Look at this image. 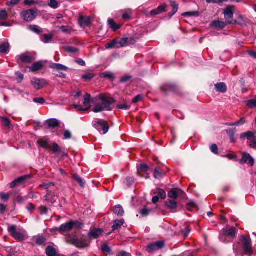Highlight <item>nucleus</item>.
Segmentation results:
<instances>
[{"label":"nucleus","instance_id":"e433bc0d","mask_svg":"<svg viewBox=\"0 0 256 256\" xmlns=\"http://www.w3.org/2000/svg\"><path fill=\"white\" fill-rule=\"evenodd\" d=\"M28 28L32 32L38 34H39L42 32V29L40 27L36 25H30L28 27Z\"/></svg>","mask_w":256,"mask_h":256},{"label":"nucleus","instance_id":"79ce46f5","mask_svg":"<svg viewBox=\"0 0 256 256\" xmlns=\"http://www.w3.org/2000/svg\"><path fill=\"white\" fill-rule=\"evenodd\" d=\"M178 192L176 190H170L168 194V196L170 198H172L174 199H176L178 196Z\"/></svg>","mask_w":256,"mask_h":256},{"label":"nucleus","instance_id":"cd10ccee","mask_svg":"<svg viewBox=\"0 0 256 256\" xmlns=\"http://www.w3.org/2000/svg\"><path fill=\"white\" fill-rule=\"evenodd\" d=\"M166 204L170 209H174L177 207V202L175 200H168L166 202Z\"/></svg>","mask_w":256,"mask_h":256},{"label":"nucleus","instance_id":"13d9d810","mask_svg":"<svg viewBox=\"0 0 256 256\" xmlns=\"http://www.w3.org/2000/svg\"><path fill=\"white\" fill-rule=\"evenodd\" d=\"M124 182L128 186H130L134 182V179L132 178H128Z\"/></svg>","mask_w":256,"mask_h":256},{"label":"nucleus","instance_id":"338daca9","mask_svg":"<svg viewBox=\"0 0 256 256\" xmlns=\"http://www.w3.org/2000/svg\"><path fill=\"white\" fill-rule=\"evenodd\" d=\"M0 196L4 201L8 200V198H9V195L8 194H6L3 193V192H1L0 194Z\"/></svg>","mask_w":256,"mask_h":256},{"label":"nucleus","instance_id":"c85d7f7f","mask_svg":"<svg viewBox=\"0 0 256 256\" xmlns=\"http://www.w3.org/2000/svg\"><path fill=\"white\" fill-rule=\"evenodd\" d=\"M100 76L102 78H108L110 80H113L114 78V74L108 72L100 74Z\"/></svg>","mask_w":256,"mask_h":256},{"label":"nucleus","instance_id":"a18cd8bd","mask_svg":"<svg viewBox=\"0 0 256 256\" xmlns=\"http://www.w3.org/2000/svg\"><path fill=\"white\" fill-rule=\"evenodd\" d=\"M170 6L172 7V14L170 15V17L175 14L178 10V4H176L174 2L170 1Z\"/></svg>","mask_w":256,"mask_h":256},{"label":"nucleus","instance_id":"39448f33","mask_svg":"<svg viewBox=\"0 0 256 256\" xmlns=\"http://www.w3.org/2000/svg\"><path fill=\"white\" fill-rule=\"evenodd\" d=\"M235 11V7L234 6H228L224 11V18L229 24H236V20H233L234 13Z\"/></svg>","mask_w":256,"mask_h":256},{"label":"nucleus","instance_id":"9b49d317","mask_svg":"<svg viewBox=\"0 0 256 256\" xmlns=\"http://www.w3.org/2000/svg\"><path fill=\"white\" fill-rule=\"evenodd\" d=\"M164 241H158L148 245L147 248V250L149 252L158 250L162 248L164 246Z\"/></svg>","mask_w":256,"mask_h":256},{"label":"nucleus","instance_id":"4468645a","mask_svg":"<svg viewBox=\"0 0 256 256\" xmlns=\"http://www.w3.org/2000/svg\"><path fill=\"white\" fill-rule=\"evenodd\" d=\"M44 200L50 202L51 204L54 203L56 200L54 193L52 192H48L44 197Z\"/></svg>","mask_w":256,"mask_h":256},{"label":"nucleus","instance_id":"c9c22d12","mask_svg":"<svg viewBox=\"0 0 256 256\" xmlns=\"http://www.w3.org/2000/svg\"><path fill=\"white\" fill-rule=\"evenodd\" d=\"M148 170V166L146 164H141L138 166V173L141 172H146Z\"/></svg>","mask_w":256,"mask_h":256},{"label":"nucleus","instance_id":"c03bdc74","mask_svg":"<svg viewBox=\"0 0 256 256\" xmlns=\"http://www.w3.org/2000/svg\"><path fill=\"white\" fill-rule=\"evenodd\" d=\"M184 16H198L199 12H186L182 14Z\"/></svg>","mask_w":256,"mask_h":256},{"label":"nucleus","instance_id":"ddd939ff","mask_svg":"<svg viewBox=\"0 0 256 256\" xmlns=\"http://www.w3.org/2000/svg\"><path fill=\"white\" fill-rule=\"evenodd\" d=\"M248 162V164L251 166H253L254 164V159L250 156L249 154L244 153L242 155V158L240 160L241 164H244Z\"/></svg>","mask_w":256,"mask_h":256},{"label":"nucleus","instance_id":"603ef678","mask_svg":"<svg viewBox=\"0 0 256 256\" xmlns=\"http://www.w3.org/2000/svg\"><path fill=\"white\" fill-rule=\"evenodd\" d=\"M38 211L41 214H46L48 212V208L44 206H40L38 208Z\"/></svg>","mask_w":256,"mask_h":256},{"label":"nucleus","instance_id":"4c0bfd02","mask_svg":"<svg viewBox=\"0 0 256 256\" xmlns=\"http://www.w3.org/2000/svg\"><path fill=\"white\" fill-rule=\"evenodd\" d=\"M94 76V73L87 72L82 76V78L85 81H88L92 78Z\"/></svg>","mask_w":256,"mask_h":256},{"label":"nucleus","instance_id":"37998d69","mask_svg":"<svg viewBox=\"0 0 256 256\" xmlns=\"http://www.w3.org/2000/svg\"><path fill=\"white\" fill-rule=\"evenodd\" d=\"M234 250L236 256L240 254L241 252L240 242H238L234 245Z\"/></svg>","mask_w":256,"mask_h":256},{"label":"nucleus","instance_id":"774afa93","mask_svg":"<svg viewBox=\"0 0 256 256\" xmlns=\"http://www.w3.org/2000/svg\"><path fill=\"white\" fill-rule=\"evenodd\" d=\"M116 256H132L130 253L124 251H121L118 253Z\"/></svg>","mask_w":256,"mask_h":256},{"label":"nucleus","instance_id":"e2e57ef3","mask_svg":"<svg viewBox=\"0 0 256 256\" xmlns=\"http://www.w3.org/2000/svg\"><path fill=\"white\" fill-rule=\"evenodd\" d=\"M131 14L132 13L130 10H129L128 12H126L122 15V18L124 20H128L130 18Z\"/></svg>","mask_w":256,"mask_h":256},{"label":"nucleus","instance_id":"bf43d9fd","mask_svg":"<svg viewBox=\"0 0 256 256\" xmlns=\"http://www.w3.org/2000/svg\"><path fill=\"white\" fill-rule=\"evenodd\" d=\"M64 139H70L72 138V134L70 131L66 130L64 134Z\"/></svg>","mask_w":256,"mask_h":256},{"label":"nucleus","instance_id":"6ab92c4d","mask_svg":"<svg viewBox=\"0 0 256 256\" xmlns=\"http://www.w3.org/2000/svg\"><path fill=\"white\" fill-rule=\"evenodd\" d=\"M43 66L40 62H38L33 64L32 66H30L28 68L30 69V72H35L41 70Z\"/></svg>","mask_w":256,"mask_h":256},{"label":"nucleus","instance_id":"c756f323","mask_svg":"<svg viewBox=\"0 0 256 256\" xmlns=\"http://www.w3.org/2000/svg\"><path fill=\"white\" fill-rule=\"evenodd\" d=\"M154 194H158L157 196H159V198L162 199H164L166 198V193L162 189L157 188L155 191L154 192Z\"/></svg>","mask_w":256,"mask_h":256},{"label":"nucleus","instance_id":"09e8293b","mask_svg":"<svg viewBox=\"0 0 256 256\" xmlns=\"http://www.w3.org/2000/svg\"><path fill=\"white\" fill-rule=\"evenodd\" d=\"M54 186V183L51 182L49 183H43L42 184H40V186L42 188L48 190L50 187Z\"/></svg>","mask_w":256,"mask_h":256},{"label":"nucleus","instance_id":"a211bd4d","mask_svg":"<svg viewBox=\"0 0 256 256\" xmlns=\"http://www.w3.org/2000/svg\"><path fill=\"white\" fill-rule=\"evenodd\" d=\"M256 134V132H252L248 131L246 132L243 133L240 135V138L244 139L246 138L249 140L252 141V140L255 138L254 134Z\"/></svg>","mask_w":256,"mask_h":256},{"label":"nucleus","instance_id":"69168bd1","mask_svg":"<svg viewBox=\"0 0 256 256\" xmlns=\"http://www.w3.org/2000/svg\"><path fill=\"white\" fill-rule=\"evenodd\" d=\"M16 74L18 78V82H21L22 80L24 78V75L22 73L20 72H16Z\"/></svg>","mask_w":256,"mask_h":256},{"label":"nucleus","instance_id":"a878e982","mask_svg":"<svg viewBox=\"0 0 256 256\" xmlns=\"http://www.w3.org/2000/svg\"><path fill=\"white\" fill-rule=\"evenodd\" d=\"M119 48L126 46H128V38H118Z\"/></svg>","mask_w":256,"mask_h":256},{"label":"nucleus","instance_id":"5701e85b","mask_svg":"<svg viewBox=\"0 0 256 256\" xmlns=\"http://www.w3.org/2000/svg\"><path fill=\"white\" fill-rule=\"evenodd\" d=\"M100 249L104 253L106 252L109 254L111 253V248L110 247L107 242L102 243L100 245Z\"/></svg>","mask_w":256,"mask_h":256},{"label":"nucleus","instance_id":"0eeeda50","mask_svg":"<svg viewBox=\"0 0 256 256\" xmlns=\"http://www.w3.org/2000/svg\"><path fill=\"white\" fill-rule=\"evenodd\" d=\"M240 242L242 244L244 254H251L252 253V248L250 240L242 235L240 236Z\"/></svg>","mask_w":256,"mask_h":256},{"label":"nucleus","instance_id":"473e14b6","mask_svg":"<svg viewBox=\"0 0 256 256\" xmlns=\"http://www.w3.org/2000/svg\"><path fill=\"white\" fill-rule=\"evenodd\" d=\"M224 234L226 236H230L234 238L236 236V232L234 228H229L224 230Z\"/></svg>","mask_w":256,"mask_h":256},{"label":"nucleus","instance_id":"2eb2a0df","mask_svg":"<svg viewBox=\"0 0 256 256\" xmlns=\"http://www.w3.org/2000/svg\"><path fill=\"white\" fill-rule=\"evenodd\" d=\"M37 143L41 147L44 148H48L50 147L48 139L45 138L39 139L38 140Z\"/></svg>","mask_w":256,"mask_h":256},{"label":"nucleus","instance_id":"6e6d98bb","mask_svg":"<svg viewBox=\"0 0 256 256\" xmlns=\"http://www.w3.org/2000/svg\"><path fill=\"white\" fill-rule=\"evenodd\" d=\"M210 149L213 153H214L215 154H218V147L216 146V144H212V146H210Z\"/></svg>","mask_w":256,"mask_h":256},{"label":"nucleus","instance_id":"7ed1b4c3","mask_svg":"<svg viewBox=\"0 0 256 256\" xmlns=\"http://www.w3.org/2000/svg\"><path fill=\"white\" fill-rule=\"evenodd\" d=\"M83 226V224L78 221H70L69 222L63 224L60 226V232L61 233L70 232L72 229L78 230L82 228Z\"/></svg>","mask_w":256,"mask_h":256},{"label":"nucleus","instance_id":"7c9ffc66","mask_svg":"<svg viewBox=\"0 0 256 256\" xmlns=\"http://www.w3.org/2000/svg\"><path fill=\"white\" fill-rule=\"evenodd\" d=\"M10 44L8 42H4L0 46V52L6 53L9 51Z\"/></svg>","mask_w":256,"mask_h":256},{"label":"nucleus","instance_id":"ea45409f","mask_svg":"<svg viewBox=\"0 0 256 256\" xmlns=\"http://www.w3.org/2000/svg\"><path fill=\"white\" fill-rule=\"evenodd\" d=\"M52 34H44V36H42V41L43 42H44L45 44H47V43L49 42L52 40Z\"/></svg>","mask_w":256,"mask_h":256},{"label":"nucleus","instance_id":"4d7b16f0","mask_svg":"<svg viewBox=\"0 0 256 256\" xmlns=\"http://www.w3.org/2000/svg\"><path fill=\"white\" fill-rule=\"evenodd\" d=\"M28 177H29L28 175L24 176H21L16 179V180L18 182V183L20 184L24 182Z\"/></svg>","mask_w":256,"mask_h":256},{"label":"nucleus","instance_id":"f3484780","mask_svg":"<svg viewBox=\"0 0 256 256\" xmlns=\"http://www.w3.org/2000/svg\"><path fill=\"white\" fill-rule=\"evenodd\" d=\"M50 67L52 69L56 70H63L66 71L68 70V68L66 66L62 65L60 64L56 63H52V64Z\"/></svg>","mask_w":256,"mask_h":256},{"label":"nucleus","instance_id":"864d4df0","mask_svg":"<svg viewBox=\"0 0 256 256\" xmlns=\"http://www.w3.org/2000/svg\"><path fill=\"white\" fill-rule=\"evenodd\" d=\"M33 101L36 103H38L40 104H44L46 102L45 100L42 98H34Z\"/></svg>","mask_w":256,"mask_h":256},{"label":"nucleus","instance_id":"20e7f679","mask_svg":"<svg viewBox=\"0 0 256 256\" xmlns=\"http://www.w3.org/2000/svg\"><path fill=\"white\" fill-rule=\"evenodd\" d=\"M37 16L36 9H30L23 11L20 14L22 19L26 22H31L34 20Z\"/></svg>","mask_w":256,"mask_h":256},{"label":"nucleus","instance_id":"bb28decb","mask_svg":"<svg viewBox=\"0 0 256 256\" xmlns=\"http://www.w3.org/2000/svg\"><path fill=\"white\" fill-rule=\"evenodd\" d=\"M108 24L110 28H112L114 31L117 30L120 28V26L117 24L112 19H109L108 20Z\"/></svg>","mask_w":256,"mask_h":256},{"label":"nucleus","instance_id":"680f3d73","mask_svg":"<svg viewBox=\"0 0 256 256\" xmlns=\"http://www.w3.org/2000/svg\"><path fill=\"white\" fill-rule=\"evenodd\" d=\"M142 95H138L137 96H136V97H134L133 100H132V102L134 103H136L138 102H140V100H141L142 99Z\"/></svg>","mask_w":256,"mask_h":256},{"label":"nucleus","instance_id":"49530a36","mask_svg":"<svg viewBox=\"0 0 256 256\" xmlns=\"http://www.w3.org/2000/svg\"><path fill=\"white\" fill-rule=\"evenodd\" d=\"M1 120L2 122V124L4 126L10 128V119L5 117H1Z\"/></svg>","mask_w":256,"mask_h":256},{"label":"nucleus","instance_id":"3c124183","mask_svg":"<svg viewBox=\"0 0 256 256\" xmlns=\"http://www.w3.org/2000/svg\"><path fill=\"white\" fill-rule=\"evenodd\" d=\"M52 151L54 154L60 152V148L57 144H53Z\"/></svg>","mask_w":256,"mask_h":256},{"label":"nucleus","instance_id":"f704fd0d","mask_svg":"<svg viewBox=\"0 0 256 256\" xmlns=\"http://www.w3.org/2000/svg\"><path fill=\"white\" fill-rule=\"evenodd\" d=\"M162 169L160 167L156 168L154 170V177L156 179H159L162 178Z\"/></svg>","mask_w":256,"mask_h":256},{"label":"nucleus","instance_id":"5fc2aeb1","mask_svg":"<svg viewBox=\"0 0 256 256\" xmlns=\"http://www.w3.org/2000/svg\"><path fill=\"white\" fill-rule=\"evenodd\" d=\"M66 50L67 52L71 53L76 52L78 50L76 48L70 46H66Z\"/></svg>","mask_w":256,"mask_h":256},{"label":"nucleus","instance_id":"6e6552de","mask_svg":"<svg viewBox=\"0 0 256 256\" xmlns=\"http://www.w3.org/2000/svg\"><path fill=\"white\" fill-rule=\"evenodd\" d=\"M110 128L108 122L106 120L97 119V130L101 134H106Z\"/></svg>","mask_w":256,"mask_h":256},{"label":"nucleus","instance_id":"412c9836","mask_svg":"<svg viewBox=\"0 0 256 256\" xmlns=\"http://www.w3.org/2000/svg\"><path fill=\"white\" fill-rule=\"evenodd\" d=\"M118 38L114 39L113 40H111L110 42L106 44V48L107 49H112L114 48H118L119 47H118Z\"/></svg>","mask_w":256,"mask_h":256},{"label":"nucleus","instance_id":"b1692460","mask_svg":"<svg viewBox=\"0 0 256 256\" xmlns=\"http://www.w3.org/2000/svg\"><path fill=\"white\" fill-rule=\"evenodd\" d=\"M49 128H54L59 124V121L55 118L50 119L46 121Z\"/></svg>","mask_w":256,"mask_h":256},{"label":"nucleus","instance_id":"4be33fe9","mask_svg":"<svg viewBox=\"0 0 256 256\" xmlns=\"http://www.w3.org/2000/svg\"><path fill=\"white\" fill-rule=\"evenodd\" d=\"M124 220L122 218L120 220H116L114 222V225L112 226L113 230L119 229L124 224Z\"/></svg>","mask_w":256,"mask_h":256},{"label":"nucleus","instance_id":"58836bf2","mask_svg":"<svg viewBox=\"0 0 256 256\" xmlns=\"http://www.w3.org/2000/svg\"><path fill=\"white\" fill-rule=\"evenodd\" d=\"M48 6L52 8L56 9L60 6V4L56 0H50Z\"/></svg>","mask_w":256,"mask_h":256},{"label":"nucleus","instance_id":"1a4fd4ad","mask_svg":"<svg viewBox=\"0 0 256 256\" xmlns=\"http://www.w3.org/2000/svg\"><path fill=\"white\" fill-rule=\"evenodd\" d=\"M16 58L20 64L22 63H30L34 60V57L30 53L22 54L20 56H17Z\"/></svg>","mask_w":256,"mask_h":256},{"label":"nucleus","instance_id":"f03ea898","mask_svg":"<svg viewBox=\"0 0 256 256\" xmlns=\"http://www.w3.org/2000/svg\"><path fill=\"white\" fill-rule=\"evenodd\" d=\"M66 242L77 248H84L88 245V242L83 238H78L74 234L68 235L66 238Z\"/></svg>","mask_w":256,"mask_h":256},{"label":"nucleus","instance_id":"423d86ee","mask_svg":"<svg viewBox=\"0 0 256 256\" xmlns=\"http://www.w3.org/2000/svg\"><path fill=\"white\" fill-rule=\"evenodd\" d=\"M84 106H82L78 104H74V108L80 111H86L88 110L90 107L91 99L90 95L86 94L84 96Z\"/></svg>","mask_w":256,"mask_h":256},{"label":"nucleus","instance_id":"72a5a7b5","mask_svg":"<svg viewBox=\"0 0 256 256\" xmlns=\"http://www.w3.org/2000/svg\"><path fill=\"white\" fill-rule=\"evenodd\" d=\"M46 254L48 256H55L56 255V249L51 246H48L46 249Z\"/></svg>","mask_w":256,"mask_h":256},{"label":"nucleus","instance_id":"f8f14e48","mask_svg":"<svg viewBox=\"0 0 256 256\" xmlns=\"http://www.w3.org/2000/svg\"><path fill=\"white\" fill-rule=\"evenodd\" d=\"M8 231L11 233L12 237L18 240L21 241L24 240V236L22 233L18 232L15 226H12L8 228Z\"/></svg>","mask_w":256,"mask_h":256},{"label":"nucleus","instance_id":"f257e3e1","mask_svg":"<svg viewBox=\"0 0 256 256\" xmlns=\"http://www.w3.org/2000/svg\"><path fill=\"white\" fill-rule=\"evenodd\" d=\"M99 100L100 102L97 104V112L104 110L112 111V110L111 105L115 102L113 98L106 97L104 94H100Z\"/></svg>","mask_w":256,"mask_h":256},{"label":"nucleus","instance_id":"052dcab7","mask_svg":"<svg viewBox=\"0 0 256 256\" xmlns=\"http://www.w3.org/2000/svg\"><path fill=\"white\" fill-rule=\"evenodd\" d=\"M236 128L230 129L226 130V133L229 136H234L236 132Z\"/></svg>","mask_w":256,"mask_h":256},{"label":"nucleus","instance_id":"2f4dec72","mask_svg":"<svg viewBox=\"0 0 256 256\" xmlns=\"http://www.w3.org/2000/svg\"><path fill=\"white\" fill-rule=\"evenodd\" d=\"M72 178L75 180H76L82 187L84 186L85 184V182L78 174H73Z\"/></svg>","mask_w":256,"mask_h":256},{"label":"nucleus","instance_id":"393cba45","mask_svg":"<svg viewBox=\"0 0 256 256\" xmlns=\"http://www.w3.org/2000/svg\"><path fill=\"white\" fill-rule=\"evenodd\" d=\"M212 26L216 28H223L226 26V24L224 22L214 20L212 24Z\"/></svg>","mask_w":256,"mask_h":256},{"label":"nucleus","instance_id":"aec40b11","mask_svg":"<svg viewBox=\"0 0 256 256\" xmlns=\"http://www.w3.org/2000/svg\"><path fill=\"white\" fill-rule=\"evenodd\" d=\"M114 213L118 216L124 215V211L123 208L120 204L116 206L114 208Z\"/></svg>","mask_w":256,"mask_h":256},{"label":"nucleus","instance_id":"a19ab883","mask_svg":"<svg viewBox=\"0 0 256 256\" xmlns=\"http://www.w3.org/2000/svg\"><path fill=\"white\" fill-rule=\"evenodd\" d=\"M246 105L250 108H256V99H252L246 102Z\"/></svg>","mask_w":256,"mask_h":256},{"label":"nucleus","instance_id":"9d476101","mask_svg":"<svg viewBox=\"0 0 256 256\" xmlns=\"http://www.w3.org/2000/svg\"><path fill=\"white\" fill-rule=\"evenodd\" d=\"M31 84L34 88L40 90L46 84V82L44 79H39L34 78L32 80Z\"/></svg>","mask_w":256,"mask_h":256},{"label":"nucleus","instance_id":"0e129e2a","mask_svg":"<svg viewBox=\"0 0 256 256\" xmlns=\"http://www.w3.org/2000/svg\"><path fill=\"white\" fill-rule=\"evenodd\" d=\"M24 4L25 5L30 6V5L37 4L38 2L32 0H24Z\"/></svg>","mask_w":256,"mask_h":256},{"label":"nucleus","instance_id":"dca6fc26","mask_svg":"<svg viewBox=\"0 0 256 256\" xmlns=\"http://www.w3.org/2000/svg\"><path fill=\"white\" fill-rule=\"evenodd\" d=\"M217 92L224 93L227 90L226 85L224 82L217 83L214 85Z\"/></svg>","mask_w":256,"mask_h":256},{"label":"nucleus","instance_id":"8fccbe9b","mask_svg":"<svg viewBox=\"0 0 256 256\" xmlns=\"http://www.w3.org/2000/svg\"><path fill=\"white\" fill-rule=\"evenodd\" d=\"M8 17V14L6 10H2L0 12V20H5Z\"/></svg>","mask_w":256,"mask_h":256},{"label":"nucleus","instance_id":"de8ad7c7","mask_svg":"<svg viewBox=\"0 0 256 256\" xmlns=\"http://www.w3.org/2000/svg\"><path fill=\"white\" fill-rule=\"evenodd\" d=\"M88 236L90 239L96 238V228L94 227L92 230L88 233Z\"/></svg>","mask_w":256,"mask_h":256}]
</instances>
